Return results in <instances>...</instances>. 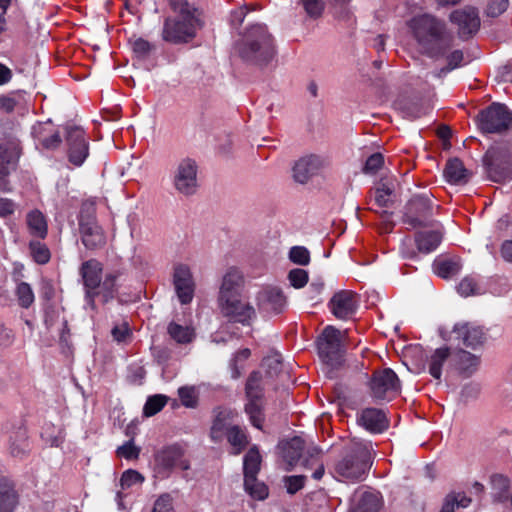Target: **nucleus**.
Returning <instances> with one entry per match:
<instances>
[{
	"label": "nucleus",
	"mask_w": 512,
	"mask_h": 512,
	"mask_svg": "<svg viewBox=\"0 0 512 512\" xmlns=\"http://www.w3.org/2000/svg\"><path fill=\"white\" fill-rule=\"evenodd\" d=\"M245 289V276L241 269L231 266L224 272L217 299H224L230 297H239L244 295Z\"/></svg>",
	"instance_id": "nucleus-15"
},
{
	"label": "nucleus",
	"mask_w": 512,
	"mask_h": 512,
	"mask_svg": "<svg viewBox=\"0 0 512 512\" xmlns=\"http://www.w3.org/2000/svg\"><path fill=\"white\" fill-rule=\"evenodd\" d=\"M167 400L168 398L161 394L149 397L143 408L144 415L150 417L157 414L166 405Z\"/></svg>",
	"instance_id": "nucleus-45"
},
{
	"label": "nucleus",
	"mask_w": 512,
	"mask_h": 512,
	"mask_svg": "<svg viewBox=\"0 0 512 512\" xmlns=\"http://www.w3.org/2000/svg\"><path fill=\"white\" fill-rule=\"evenodd\" d=\"M47 130V125H39L34 128L36 137L47 149H56L60 146L62 140L58 132H53L50 136H44L43 132Z\"/></svg>",
	"instance_id": "nucleus-43"
},
{
	"label": "nucleus",
	"mask_w": 512,
	"mask_h": 512,
	"mask_svg": "<svg viewBox=\"0 0 512 512\" xmlns=\"http://www.w3.org/2000/svg\"><path fill=\"white\" fill-rule=\"evenodd\" d=\"M227 440L233 447V454H240L248 445V437L245 431L237 425H232L228 429Z\"/></svg>",
	"instance_id": "nucleus-37"
},
{
	"label": "nucleus",
	"mask_w": 512,
	"mask_h": 512,
	"mask_svg": "<svg viewBox=\"0 0 512 512\" xmlns=\"http://www.w3.org/2000/svg\"><path fill=\"white\" fill-rule=\"evenodd\" d=\"M433 204L426 194L415 195L404 208L403 223L412 229L432 225Z\"/></svg>",
	"instance_id": "nucleus-7"
},
{
	"label": "nucleus",
	"mask_w": 512,
	"mask_h": 512,
	"mask_svg": "<svg viewBox=\"0 0 512 512\" xmlns=\"http://www.w3.org/2000/svg\"><path fill=\"white\" fill-rule=\"evenodd\" d=\"M451 364L461 375L469 377L477 371L480 359L477 355L460 349L451 354Z\"/></svg>",
	"instance_id": "nucleus-26"
},
{
	"label": "nucleus",
	"mask_w": 512,
	"mask_h": 512,
	"mask_svg": "<svg viewBox=\"0 0 512 512\" xmlns=\"http://www.w3.org/2000/svg\"><path fill=\"white\" fill-rule=\"evenodd\" d=\"M140 454V449L136 447L132 441L126 442L124 445L118 447L117 455L125 459H137Z\"/></svg>",
	"instance_id": "nucleus-57"
},
{
	"label": "nucleus",
	"mask_w": 512,
	"mask_h": 512,
	"mask_svg": "<svg viewBox=\"0 0 512 512\" xmlns=\"http://www.w3.org/2000/svg\"><path fill=\"white\" fill-rule=\"evenodd\" d=\"M458 292L464 296H472L481 293V289L477 283V280L472 276H467L461 280L458 285Z\"/></svg>",
	"instance_id": "nucleus-49"
},
{
	"label": "nucleus",
	"mask_w": 512,
	"mask_h": 512,
	"mask_svg": "<svg viewBox=\"0 0 512 512\" xmlns=\"http://www.w3.org/2000/svg\"><path fill=\"white\" fill-rule=\"evenodd\" d=\"M20 99V93L11 92L6 95H0V111L11 113L14 111Z\"/></svg>",
	"instance_id": "nucleus-52"
},
{
	"label": "nucleus",
	"mask_w": 512,
	"mask_h": 512,
	"mask_svg": "<svg viewBox=\"0 0 512 512\" xmlns=\"http://www.w3.org/2000/svg\"><path fill=\"white\" fill-rule=\"evenodd\" d=\"M305 11L310 17H319L324 9V4L321 0H301Z\"/></svg>",
	"instance_id": "nucleus-59"
},
{
	"label": "nucleus",
	"mask_w": 512,
	"mask_h": 512,
	"mask_svg": "<svg viewBox=\"0 0 512 512\" xmlns=\"http://www.w3.org/2000/svg\"><path fill=\"white\" fill-rule=\"evenodd\" d=\"M370 467V451L365 445L351 447L335 464V473L343 480L362 481Z\"/></svg>",
	"instance_id": "nucleus-4"
},
{
	"label": "nucleus",
	"mask_w": 512,
	"mask_h": 512,
	"mask_svg": "<svg viewBox=\"0 0 512 512\" xmlns=\"http://www.w3.org/2000/svg\"><path fill=\"white\" fill-rule=\"evenodd\" d=\"M442 236L443 232L440 227L431 231L419 232L415 238L418 251L425 254L434 251L440 245Z\"/></svg>",
	"instance_id": "nucleus-30"
},
{
	"label": "nucleus",
	"mask_w": 512,
	"mask_h": 512,
	"mask_svg": "<svg viewBox=\"0 0 512 512\" xmlns=\"http://www.w3.org/2000/svg\"><path fill=\"white\" fill-rule=\"evenodd\" d=\"M470 176L471 173L464 167L460 159L454 158L447 161L444 177L449 183L456 185L466 184Z\"/></svg>",
	"instance_id": "nucleus-27"
},
{
	"label": "nucleus",
	"mask_w": 512,
	"mask_h": 512,
	"mask_svg": "<svg viewBox=\"0 0 512 512\" xmlns=\"http://www.w3.org/2000/svg\"><path fill=\"white\" fill-rule=\"evenodd\" d=\"M19 158V145L10 140L0 143V191H9L6 181L7 175Z\"/></svg>",
	"instance_id": "nucleus-21"
},
{
	"label": "nucleus",
	"mask_w": 512,
	"mask_h": 512,
	"mask_svg": "<svg viewBox=\"0 0 512 512\" xmlns=\"http://www.w3.org/2000/svg\"><path fill=\"white\" fill-rule=\"evenodd\" d=\"M397 181L393 177H383L377 183L375 188V202L380 207H388L391 203V197L395 192Z\"/></svg>",
	"instance_id": "nucleus-32"
},
{
	"label": "nucleus",
	"mask_w": 512,
	"mask_h": 512,
	"mask_svg": "<svg viewBox=\"0 0 512 512\" xmlns=\"http://www.w3.org/2000/svg\"><path fill=\"white\" fill-rule=\"evenodd\" d=\"M131 332L126 322L117 325L112 329V336L117 342H124L130 336Z\"/></svg>",
	"instance_id": "nucleus-64"
},
{
	"label": "nucleus",
	"mask_w": 512,
	"mask_h": 512,
	"mask_svg": "<svg viewBox=\"0 0 512 512\" xmlns=\"http://www.w3.org/2000/svg\"><path fill=\"white\" fill-rule=\"evenodd\" d=\"M445 502H450L453 506V510H455V507H468L469 504L471 503V499L462 493L449 494L445 498Z\"/></svg>",
	"instance_id": "nucleus-62"
},
{
	"label": "nucleus",
	"mask_w": 512,
	"mask_h": 512,
	"mask_svg": "<svg viewBox=\"0 0 512 512\" xmlns=\"http://www.w3.org/2000/svg\"><path fill=\"white\" fill-rule=\"evenodd\" d=\"M289 259L298 265H307L310 261V253L303 246H294L289 251Z\"/></svg>",
	"instance_id": "nucleus-51"
},
{
	"label": "nucleus",
	"mask_w": 512,
	"mask_h": 512,
	"mask_svg": "<svg viewBox=\"0 0 512 512\" xmlns=\"http://www.w3.org/2000/svg\"><path fill=\"white\" fill-rule=\"evenodd\" d=\"M257 305L260 310L266 313H279L286 304L283 292L277 287H265L258 292Z\"/></svg>",
	"instance_id": "nucleus-23"
},
{
	"label": "nucleus",
	"mask_w": 512,
	"mask_h": 512,
	"mask_svg": "<svg viewBox=\"0 0 512 512\" xmlns=\"http://www.w3.org/2000/svg\"><path fill=\"white\" fill-rule=\"evenodd\" d=\"M408 27L418 44L419 51L430 58H441L452 47L454 37L445 24L430 14L416 15Z\"/></svg>",
	"instance_id": "nucleus-1"
},
{
	"label": "nucleus",
	"mask_w": 512,
	"mask_h": 512,
	"mask_svg": "<svg viewBox=\"0 0 512 512\" xmlns=\"http://www.w3.org/2000/svg\"><path fill=\"white\" fill-rule=\"evenodd\" d=\"M306 476L293 475L284 478L285 487L289 494H295L304 487Z\"/></svg>",
	"instance_id": "nucleus-55"
},
{
	"label": "nucleus",
	"mask_w": 512,
	"mask_h": 512,
	"mask_svg": "<svg viewBox=\"0 0 512 512\" xmlns=\"http://www.w3.org/2000/svg\"><path fill=\"white\" fill-rule=\"evenodd\" d=\"M102 264L96 259H90L82 263L80 274L86 288V301L92 310H95L96 289L100 286L102 280Z\"/></svg>",
	"instance_id": "nucleus-14"
},
{
	"label": "nucleus",
	"mask_w": 512,
	"mask_h": 512,
	"mask_svg": "<svg viewBox=\"0 0 512 512\" xmlns=\"http://www.w3.org/2000/svg\"><path fill=\"white\" fill-rule=\"evenodd\" d=\"M318 353L327 364H336L342 354V333L334 326H327L318 339Z\"/></svg>",
	"instance_id": "nucleus-13"
},
{
	"label": "nucleus",
	"mask_w": 512,
	"mask_h": 512,
	"mask_svg": "<svg viewBox=\"0 0 512 512\" xmlns=\"http://www.w3.org/2000/svg\"><path fill=\"white\" fill-rule=\"evenodd\" d=\"M450 359L451 352L447 347L437 348L428 360V372L436 380L440 381L442 376V367Z\"/></svg>",
	"instance_id": "nucleus-34"
},
{
	"label": "nucleus",
	"mask_w": 512,
	"mask_h": 512,
	"mask_svg": "<svg viewBox=\"0 0 512 512\" xmlns=\"http://www.w3.org/2000/svg\"><path fill=\"white\" fill-rule=\"evenodd\" d=\"M79 233L81 242L87 250L98 251L107 244V234L94 216L80 215Z\"/></svg>",
	"instance_id": "nucleus-10"
},
{
	"label": "nucleus",
	"mask_w": 512,
	"mask_h": 512,
	"mask_svg": "<svg viewBox=\"0 0 512 512\" xmlns=\"http://www.w3.org/2000/svg\"><path fill=\"white\" fill-rule=\"evenodd\" d=\"M144 482V476L136 470L129 469L125 471L120 479V485L123 490L133 486H141Z\"/></svg>",
	"instance_id": "nucleus-48"
},
{
	"label": "nucleus",
	"mask_w": 512,
	"mask_h": 512,
	"mask_svg": "<svg viewBox=\"0 0 512 512\" xmlns=\"http://www.w3.org/2000/svg\"><path fill=\"white\" fill-rule=\"evenodd\" d=\"M370 389L375 399H392L400 392V381L392 369L386 368L373 373Z\"/></svg>",
	"instance_id": "nucleus-11"
},
{
	"label": "nucleus",
	"mask_w": 512,
	"mask_h": 512,
	"mask_svg": "<svg viewBox=\"0 0 512 512\" xmlns=\"http://www.w3.org/2000/svg\"><path fill=\"white\" fill-rule=\"evenodd\" d=\"M133 52L141 58L146 57L151 50L153 49L152 44H150L147 40L138 38L132 43Z\"/></svg>",
	"instance_id": "nucleus-60"
},
{
	"label": "nucleus",
	"mask_w": 512,
	"mask_h": 512,
	"mask_svg": "<svg viewBox=\"0 0 512 512\" xmlns=\"http://www.w3.org/2000/svg\"><path fill=\"white\" fill-rule=\"evenodd\" d=\"M357 423L370 433L378 434L389 427V420L382 409L365 408L357 414Z\"/></svg>",
	"instance_id": "nucleus-22"
},
{
	"label": "nucleus",
	"mask_w": 512,
	"mask_h": 512,
	"mask_svg": "<svg viewBox=\"0 0 512 512\" xmlns=\"http://www.w3.org/2000/svg\"><path fill=\"white\" fill-rule=\"evenodd\" d=\"M16 296L18 303L22 308H29L34 300L35 296L31 286L26 282H21L17 285Z\"/></svg>",
	"instance_id": "nucleus-44"
},
{
	"label": "nucleus",
	"mask_w": 512,
	"mask_h": 512,
	"mask_svg": "<svg viewBox=\"0 0 512 512\" xmlns=\"http://www.w3.org/2000/svg\"><path fill=\"white\" fill-rule=\"evenodd\" d=\"M26 225L31 236L38 239H45L48 234V223L46 216L38 209L29 211L26 215Z\"/></svg>",
	"instance_id": "nucleus-28"
},
{
	"label": "nucleus",
	"mask_w": 512,
	"mask_h": 512,
	"mask_svg": "<svg viewBox=\"0 0 512 512\" xmlns=\"http://www.w3.org/2000/svg\"><path fill=\"white\" fill-rule=\"evenodd\" d=\"M455 339L461 341L466 347L475 349L484 341V332L480 327L469 323H459L453 328Z\"/></svg>",
	"instance_id": "nucleus-25"
},
{
	"label": "nucleus",
	"mask_w": 512,
	"mask_h": 512,
	"mask_svg": "<svg viewBox=\"0 0 512 512\" xmlns=\"http://www.w3.org/2000/svg\"><path fill=\"white\" fill-rule=\"evenodd\" d=\"M29 250L33 260L40 265L48 263L51 258L49 248L39 240L30 241Z\"/></svg>",
	"instance_id": "nucleus-42"
},
{
	"label": "nucleus",
	"mask_w": 512,
	"mask_h": 512,
	"mask_svg": "<svg viewBox=\"0 0 512 512\" xmlns=\"http://www.w3.org/2000/svg\"><path fill=\"white\" fill-rule=\"evenodd\" d=\"M245 390L248 400H263L262 376L259 372L250 374Z\"/></svg>",
	"instance_id": "nucleus-40"
},
{
	"label": "nucleus",
	"mask_w": 512,
	"mask_h": 512,
	"mask_svg": "<svg viewBox=\"0 0 512 512\" xmlns=\"http://www.w3.org/2000/svg\"><path fill=\"white\" fill-rule=\"evenodd\" d=\"M178 396L183 406L195 408L198 403V394L193 386H183L178 389Z\"/></svg>",
	"instance_id": "nucleus-47"
},
{
	"label": "nucleus",
	"mask_w": 512,
	"mask_h": 512,
	"mask_svg": "<svg viewBox=\"0 0 512 512\" xmlns=\"http://www.w3.org/2000/svg\"><path fill=\"white\" fill-rule=\"evenodd\" d=\"M261 465V455L256 446L249 449L244 457L243 470L244 479L256 477Z\"/></svg>",
	"instance_id": "nucleus-36"
},
{
	"label": "nucleus",
	"mask_w": 512,
	"mask_h": 512,
	"mask_svg": "<svg viewBox=\"0 0 512 512\" xmlns=\"http://www.w3.org/2000/svg\"><path fill=\"white\" fill-rule=\"evenodd\" d=\"M167 334L178 344L185 345L191 343L195 336V329L190 325H181L176 321H171L167 325Z\"/></svg>",
	"instance_id": "nucleus-33"
},
{
	"label": "nucleus",
	"mask_w": 512,
	"mask_h": 512,
	"mask_svg": "<svg viewBox=\"0 0 512 512\" xmlns=\"http://www.w3.org/2000/svg\"><path fill=\"white\" fill-rule=\"evenodd\" d=\"M153 358L159 364H166L171 359V350L165 346H153L151 348Z\"/></svg>",
	"instance_id": "nucleus-61"
},
{
	"label": "nucleus",
	"mask_w": 512,
	"mask_h": 512,
	"mask_svg": "<svg viewBox=\"0 0 512 512\" xmlns=\"http://www.w3.org/2000/svg\"><path fill=\"white\" fill-rule=\"evenodd\" d=\"M234 412L229 409L219 410L213 421L210 437L214 442H219L223 439L224 435L228 434V429L231 427L230 421L233 419Z\"/></svg>",
	"instance_id": "nucleus-31"
},
{
	"label": "nucleus",
	"mask_w": 512,
	"mask_h": 512,
	"mask_svg": "<svg viewBox=\"0 0 512 512\" xmlns=\"http://www.w3.org/2000/svg\"><path fill=\"white\" fill-rule=\"evenodd\" d=\"M29 451L27 432L25 429H18L9 437V452L13 457L22 458Z\"/></svg>",
	"instance_id": "nucleus-35"
},
{
	"label": "nucleus",
	"mask_w": 512,
	"mask_h": 512,
	"mask_svg": "<svg viewBox=\"0 0 512 512\" xmlns=\"http://www.w3.org/2000/svg\"><path fill=\"white\" fill-rule=\"evenodd\" d=\"M332 314L341 320L350 318L357 310V295L350 290L336 292L329 301Z\"/></svg>",
	"instance_id": "nucleus-18"
},
{
	"label": "nucleus",
	"mask_w": 512,
	"mask_h": 512,
	"mask_svg": "<svg viewBox=\"0 0 512 512\" xmlns=\"http://www.w3.org/2000/svg\"><path fill=\"white\" fill-rule=\"evenodd\" d=\"M151 512H174L171 495L167 493L160 495L154 502Z\"/></svg>",
	"instance_id": "nucleus-54"
},
{
	"label": "nucleus",
	"mask_w": 512,
	"mask_h": 512,
	"mask_svg": "<svg viewBox=\"0 0 512 512\" xmlns=\"http://www.w3.org/2000/svg\"><path fill=\"white\" fill-rule=\"evenodd\" d=\"M483 161L490 180L502 182L510 178L512 161L510 152L506 147H490L485 153Z\"/></svg>",
	"instance_id": "nucleus-6"
},
{
	"label": "nucleus",
	"mask_w": 512,
	"mask_h": 512,
	"mask_svg": "<svg viewBox=\"0 0 512 512\" xmlns=\"http://www.w3.org/2000/svg\"><path fill=\"white\" fill-rule=\"evenodd\" d=\"M217 307L221 316L231 323L250 325L256 317L254 307L245 299L244 295L217 299Z\"/></svg>",
	"instance_id": "nucleus-5"
},
{
	"label": "nucleus",
	"mask_w": 512,
	"mask_h": 512,
	"mask_svg": "<svg viewBox=\"0 0 512 512\" xmlns=\"http://www.w3.org/2000/svg\"><path fill=\"white\" fill-rule=\"evenodd\" d=\"M245 491L256 500H264L268 497V487L256 477L244 479Z\"/></svg>",
	"instance_id": "nucleus-41"
},
{
	"label": "nucleus",
	"mask_w": 512,
	"mask_h": 512,
	"mask_svg": "<svg viewBox=\"0 0 512 512\" xmlns=\"http://www.w3.org/2000/svg\"><path fill=\"white\" fill-rule=\"evenodd\" d=\"M463 58H464V56H463V52L461 50L457 49V50H454L451 53H449L446 56L447 67L442 68L439 71L438 76L441 77L442 75H445L446 73L459 67L461 65V62L463 61Z\"/></svg>",
	"instance_id": "nucleus-50"
},
{
	"label": "nucleus",
	"mask_w": 512,
	"mask_h": 512,
	"mask_svg": "<svg viewBox=\"0 0 512 512\" xmlns=\"http://www.w3.org/2000/svg\"><path fill=\"white\" fill-rule=\"evenodd\" d=\"M155 466L159 473H168L173 468L189 469V463L183 458V451L179 446L172 445L163 448L155 455Z\"/></svg>",
	"instance_id": "nucleus-17"
},
{
	"label": "nucleus",
	"mask_w": 512,
	"mask_h": 512,
	"mask_svg": "<svg viewBox=\"0 0 512 512\" xmlns=\"http://www.w3.org/2000/svg\"><path fill=\"white\" fill-rule=\"evenodd\" d=\"M512 125V112L503 104H492L479 114V127L485 133H502Z\"/></svg>",
	"instance_id": "nucleus-8"
},
{
	"label": "nucleus",
	"mask_w": 512,
	"mask_h": 512,
	"mask_svg": "<svg viewBox=\"0 0 512 512\" xmlns=\"http://www.w3.org/2000/svg\"><path fill=\"white\" fill-rule=\"evenodd\" d=\"M169 4L175 16L165 19L163 40L172 44L190 42L204 25L201 11L187 0H169Z\"/></svg>",
	"instance_id": "nucleus-2"
},
{
	"label": "nucleus",
	"mask_w": 512,
	"mask_h": 512,
	"mask_svg": "<svg viewBox=\"0 0 512 512\" xmlns=\"http://www.w3.org/2000/svg\"><path fill=\"white\" fill-rule=\"evenodd\" d=\"M66 143L68 161L76 167L82 166L89 156V143L84 130L78 126H67Z\"/></svg>",
	"instance_id": "nucleus-12"
},
{
	"label": "nucleus",
	"mask_w": 512,
	"mask_h": 512,
	"mask_svg": "<svg viewBox=\"0 0 512 512\" xmlns=\"http://www.w3.org/2000/svg\"><path fill=\"white\" fill-rule=\"evenodd\" d=\"M237 50L242 59L260 66L268 64L276 55L274 39L263 24L250 26Z\"/></svg>",
	"instance_id": "nucleus-3"
},
{
	"label": "nucleus",
	"mask_w": 512,
	"mask_h": 512,
	"mask_svg": "<svg viewBox=\"0 0 512 512\" xmlns=\"http://www.w3.org/2000/svg\"><path fill=\"white\" fill-rule=\"evenodd\" d=\"M197 172L195 160L185 158L179 161L173 173L174 188L185 196L195 194L198 188Z\"/></svg>",
	"instance_id": "nucleus-9"
},
{
	"label": "nucleus",
	"mask_w": 512,
	"mask_h": 512,
	"mask_svg": "<svg viewBox=\"0 0 512 512\" xmlns=\"http://www.w3.org/2000/svg\"><path fill=\"white\" fill-rule=\"evenodd\" d=\"M245 412L249 416L251 424L258 429H262L264 422L263 400H248L245 404Z\"/></svg>",
	"instance_id": "nucleus-39"
},
{
	"label": "nucleus",
	"mask_w": 512,
	"mask_h": 512,
	"mask_svg": "<svg viewBox=\"0 0 512 512\" xmlns=\"http://www.w3.org/2000/svg\"><path fill=\"white\" fill-rule=\"evenodd\" d=\"M350 512H379L382 497L379 492L359 488L353 495Z\"/></svg>",
	"instance_id": "nucleus-24"
},
{
	"label": "nucleus",
	"mask_w": 512,
	"mask_h": 512,
	"mask_svg": "<svg viewBox=\"0 0 512 512\" xmlns=\"http://www.w3.org/2000/svg\"><path fill=\"white\" fill-rule=\"evenodd\" d=\"M328 164L326 159L318 155H306L300 158L293 167V177L296 182L305 184L313 176L318 175Z\"/></svg>",
	"instance_id": "nucleus-16"
},
{
	"label": "nucleus",
	"mask_w": 512,
	"mask_h": 512,
	"mask_svg": "<svg viewBox=\"0 0 512 512\" xmlns=\"http://www.w3.org/2000/svg\"><path fill=\"white\" fill-rule=\"evenodd\" d=\"M452 23L457 25L460 37H467L478 31L480 18L478 11L473 7L455 10L450 15Z\"/></svg>",
	"instance_id": "nucleus-19"
},
{
	"label": "nucleus",
	"mask_w": 512,
	"mask_h": 512,
	"mask_svg": "<svg viewBox=\"0 0 512 512\" xmlns=\"http://www.w3.org/2000/svg\"><path fill=\"white\" fill-rule=\"evenodd\" d=\"M304 449V440L300 437H293L283 446V457L290 464L293 465L301 457Z\"/></svg>",
	"instance_id": "nucleus-38"
},
{
	"label": "nucleus",
	"mask_w": 512,
	"mask_h": 512,
	"mask_svg": "<svg viewBox=\"0 0 512 512\" xmlns=\"http://www.w3.org/2000/svg\"><path fill=\"white\" fill-rule=\"evenodd\" d=\"M460 270V265L455 260H443L435 265V272L441 278L447 279L456 275Z\"/></svg>",
	"instance_id": "nucleus-46"
},
{
	"label": "nucleus",
	"mask_w": 512,
	"mask_h": 512,
	"mask_svg": "<svg viewBox=\"0 0 512 512\" xmlns=\"http://www.w3.org/2000/svg\"><path fill=\"white\" fill-rule=\"evenodd\" d=\"M173 279L179 301L182 304L190 303L193 299L195 288L190 268L184 264L177 265L174 269Z\"/></svg>",
	"instance_id": "nucleus-20"
},
{
	"label": "nucleus",
	"mask_w": 512,
	"mask_h": 512,
	"mask_svg": "<svg viewBox=\"0 0 512 512\" xmlns=\"http://www.w3.org/2000/svg\"><path fill=\"white\" fill-rule=\"evenodd\" d=\"M18 504V495L9 479L0 478V512H13Z\"/></svg>",
	"instance_id": "nucleus-29"
},
{
	"label": "nucleus",
	"mask_w": 512,
	"mask_h": 512,
	"mask_svg": "<svg viewBox=\"0 0 512 512\" xmlns=\"http://www.w3.org/2000/svg\"><path fill=\"white\" fill-rule=\"evenodd\" d=\"M249 11L247 5H243L231 12V24L232 26L238 28L244 22V19Z\"/></svg>",
	"instance_id": "nucleus-63"
},
{
	"label": "nucleus",
	"mask_w": 512,
	"mask_h": 512,
	"mask_svg": "<svg viewBox=\"0 0 512 512\" xmlns=\"http://www.w3.org/2000/svg\"><path fill=\"white\" fill-rule=\"evenodd\" d=\"M384 164V157L381 153H374L368 157L364 166V172L375 173Z\"/></svg>",
	"instance_id": "nucleus-58"
},
{
	"label": "nucleus",
	"mask_w": 512,
	"mask_h": 512,
	"mask_svg": "<svg viewBox=\"0 0 512 512\" xmlns=\"http://www.w3.org/2000/svg\"><path fill=\"white\" fill-rule=\"evenodd\" d=\"M288 279L294 288H302L308 282V273L304 269L296 268L289 272Z\"/></svg>",
	"instance_id": "nucleus-53"
},
{
	"label": "nucleus",
	"mask_w": 512,
	"mask_h": 512,
	"mask_svg": "<svg viewBox=\"0 0 512 512\" xmlns=\"http://www.w3.org/2000/svg\"><path fill=\"white\" fill-rule=\"evenodd\" d=\"M508 6L509 0H490L486 8V13L490 17H497L504 13Z\"/></svg>",
	"instance_id": "nucleus-56"
}]
</instances>
